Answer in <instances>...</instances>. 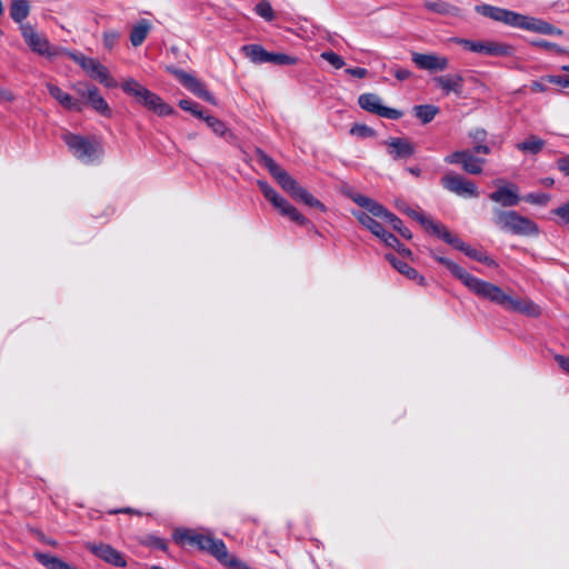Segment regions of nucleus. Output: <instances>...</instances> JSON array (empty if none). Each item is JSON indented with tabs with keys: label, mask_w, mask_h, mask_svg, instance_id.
<instances>
[{
	"label": "nucleus",
	"mask_w": 569,
	"mask_h": 569,
	"mask_svg": "<svg viewBox=\"0 0 569 569\" xmlns=\"http://www.w3.org/2000/svg\"><path fill=\"white\" fill-rule=\"evenodd\" d=\"M433 258L443 264L457 279H459L472 293L481 299L489 300L507 310L523 313L530 317L540 315L539 307L529 299H520L506 293L499 286L479 279L456 262L433 254Z\"/></svg>",
	"instance_id": "1"
},
{
	"label": "nucleus",
	"mask_w": 569,
	"mask_h": 569,
	"mask_svg": "<svg viewBox=\"0 0 569 569\" xmlns=\"http://www.w3.org/2000/svg\"><path fill=\"white\" fill-rule=\"evenodd\" d=\"M475 11L482 17H486L496 22H501L512 28L523 29L547 36L563 34L561 29L542 19L521 14L505 8L481 3L475 7Z\"/></svg>",
	"instance_id": "2"
},
{
	"label": "nucleus",
	"mask_w": 569,
	"mask_h": 569,
	"mask_svg": "<svg viewBox=\"0 0 569 569\" xmlns=\"http://www.w3.org/2000/svg\"><path fill=\"white\" fill-rule=\"evenodd\" d=\"M121 88L127 94L133 97L137 102L141 103L148 110L153 111L160 117L169 116L174 112L172 107L164 102L161 97L150 91L132 78L123 81Z\"/></svg>",
	"instance_id": "3"
},
{
	"label": "nucleus",
	"mask_w": 569,
	"mask_h": 569,
	"mask_svg": "<svg viewBox=\"0 0 569 569\" xmlns=\"http://www.w3.org/2000/svg\"><path fill=\"white\" fill-rule=\"evenodd\" d=\"M174 540L181 546H197L200 550L207 551L216 559L227 557V547L221 539L207 536L191 529H181L174 532Z\"/></svg>",
	"instance_id": "4"
},
{
	"label": "nucleus",
	"mask_w": 569,
	"mask_h": 569,
	"mask_svg": "<svg viewBox=\"0 0 569 569\" xmlns=\"http://www.w3.org/2000/svg\"><path fill=\"white\" fill-rule=\"evenodd\" d=\"M495 223L502 231H508L517 236H537L539 228L531 219L519 214L513 210H495Z\"/></svg>",
	"instance_id": "5"
},
{
	"label": "nucleus",
	"mask_w": 569,
	"mask_h": 569,
	"mask_svg": "<svg viewBox=\"0 0 569 569\" xmlns=\"http://www.w3.org/2000/svg\"><path fill=\"white\" fill-rule=\"evenodd\" d=\"M62 140L72 154L86 164L92 163L103 151L101 143L97 139L67 132L62 136Z\"/></svg>",
	"instance_id": "6"
},
{
	"label": "nucleus",
	"mask_w": 569,
	"mask_h": 569,
	"mask_svg": "<svg viewBox=\"0 0 569 569\" xmlns=\"http://www.w3.org/2000/svg\"><path fill=\"white\" fill-rule=\"evenodd\" d=\"M349 197L355 203L365 208L372 216L383 219L385 221L390 223L392 229L399 232L402 238L407 240H410L412 238L411 231L403 226V222L396 214L388 211L385 207H382L373 199L357 192L350 193Z\"/></svg>",
	"instance_id": "7"
},
{
	"label": "nucleus",
	"mask_w": 569,
	"mask_h": 569,
	"mask_svg": "<svg viewBox=\"0 0 569 569\" xmlns=\"http://www.w3.org/2000/svg\"><path fill=\"white\" fill-rule=\"evenodd\" d=\"M456 42L471 52L490 57H509L513 53V48L510 44L493 40L472 41L458 39Z\"/></svg>",
	"instance_id": "8"
},
{
	"label": "nucleus",
	"mask_w": 569,
	"mask_h": 569,
	"mask_svg": "<svg viewBox=\"0 0 569 569\" xmlns=\"http://www.w3.org/2000/svg\"><path fill=\"white\" fill-rule=\"evenodd\" d=\"M257 156L259 163L262 164L279 186L291 196L299 186L297 180L262 150H258Z\"/></svg>",
	"instance_id": "9"
},
{
	"label": "nucleus",
	"mask_w": 569,
	"mask_h": 569,
	"mask_svg": "<svg viewBox=\"0 0 569 569\" xmlns=\"http://www.w3.org/2000/svg\"><path fill=\"white\" fill-rule=\"evenodd\" d=\"M67 56L78 63L91 78L98 80L106 87H114V82L109 76L108 69L97 59L89 58L82 53L67 52Z\"/></svg>",
	"instance_id": "10"
},
{
	"label": "nucleus",
	"mask_w": 569,
	"mask_h": 569,
	"mask_svg": "<svg viewBox=\"0 0 569 569\" xmlns=\"http://www.w3.org/2000/svg\"><path fill=\"white\" fill-rule=\"evenodd\" d=\"M358 104L360 106L361 109L382 118L397 120L402 117L401 111L393 108L385 107L382 104L381 98L376 93L360 94L358 98Z\"/></svg>",
	"instance_id": "11"
},
{
	"label": "nucleus",
	"mask_w": 569,
	"mask_h": 569,
	"mask_svg": "<svg viewBox=\"0 0 569 569\" xmlns=\"http://www.w3.org/2000/svg\"><path fill=\"white\" fill-rule=\"evenodd\" d=\"M168 71L173 74L179 82L187 88L189 91H191L197 97L203 99L207 102H210L212 104H216L214 97L207 90L203 82H201L198 78H196L193 74H190L181 69L169 67Z\"/></svg>",
	"instance_id": "12"
},
{
	"label": "nucleus",
	"mask_w": 569,
	"mask_h": 569,
	"mask_svg": "<svg viewBox=\"0 0 569 569\" xmlns=\"http://www.w3.org/2000/svg\"><path fill=\"white\" fill-rule=\"evenodd\" d=\"M441 183L445 189L460 197L477 198L479 196L478 188L472 181L456 173L443 176Z\"/></svg>",
	"instance_id": "13"
},
{
	"label": "nucleus",
	"mask_w": 569,
	"mask_h": 569,
	"mask_svg": "<svg viewBox=\"0 0 569 569\" xmlns=\"http://www.w3.org/2000/svg\"><path fill=\"white\" fill-rule=\"evenodd\" d=\"M86 549L104 562L114 567L124 568L127 561L124 556L108 543L86 542Z\"/></svg>",
	"instance_id": "14"
},
{
	"label": "nucleus",
	"mask_w": 569,
	"mask_h": 569,
	"mask_svg": "<svg viewBox=\"0 0 569 569\" xmlns=\"http://www.w3.org/2000/svg\"><path fill=\"white\" fill-rule=\"evenodd\" d=\"M21 34L30 49L40 56H54L48 39L38 32L30 24H21Z\"/></svg>",
	"instance_id": "15"
},
{
	"label": "nucleus",
	"mask_w": 569,
	"mask_h": 569,
	"mask_svg": "<svg viewBox=\"0 0 569 569\" xmlns=\"http://www.w3.org/2000/svg\"><path fill=\"white\" fill-rule=\"evenodd\" d=\"M497 190L489 194V199L502 207L517 206L521 197L519 196V188L515 183L500 184V180L496 181Z\"/></svg>",
	"instance_id": "16"
},
{
	"label": "nucleus",
	"mask_w": 569,
	"mask_h": 569,
	"mask_svg": "<svg viewBox=\"0 0 569 569\" xmlns=\"http://www.w3.org/2000/svg\"><path fill=\"white\" fill-rule=\"evenodd\" d=\"M412 61L421 69L430 72L443 71L449 67V59L435 53H412Z\"/></svg>",
	"instance_id": "17"
},
{
	"label": "nucleus",
	"mask_w": 569,
	"mask_h": 569,
	"mask_svg": "<svg viewBox=\"0 0 569 569\" xmlns=\"http://www.w3.org/2000/svg\"><path fill=\"white\" fill-rule=\"evenodd\" d=\"M439 231L441 232L439 238L442 241H445L446 243L452 246L457 250H460L467 257H469V258H471V259H473L476 261L480 260V258H481V256L483 253L482 251H479V250L470 247L466 242H463L458 236L451 233L447 227L445 229H440Z\"/></svg>",
	"instance_id": "18"
},
{
	"label": "nucleus",
	"mask_w": 569,
	"mask_h": 569,
	"mask_svg": "<svg viewBox=\"0 0 569 569\" xmlns=\"http://www.w3.org/2000/svg\"><path fill=\"white\" fill-rule=\"evenodd\" d=\"M393 160L408 159L415 153L413 146L406 139L391 138L385 142Z\"/></svg>",
	"instance_id": "19"
},
{
	"label": "nucleus",
	"mask_w": 569,
	"mask_h": 569,
	"mask_svg": "<svg viewBox=\"0 0 569 569\" xmlns=\"http://www.w3.org/2000/svg\"><path fill=\"white\" fill-rule=\"evenodd\" d=\"M463 77L457 74L438 76L433 78V82L446 93L451 92L460 94L463 89Z\"/></svg>",
	"instance_id": "20"
},
{
	"label": "nucleus",
	"mask_w": 569,
	"mask_h": 569,
	"mask_svg": "<svg viewBox=\"0 0 569 569\" xmlns=\"http://www.w3.org/2000/svg\"><path fill=\"white\" fill-rule=\"evenodd\" d=\"M398 208H399V210L403 211L405 213H407L412 219L417 220L427 231L431 232L432 234H435L438 238L441 234V232L438 231V230L446 228L445 224H442L440 222H437V221L428 218L423 213L418 212V211H416L413 209H410L409 207H407L405 204L403 206H398Z\"/></svg>",
	"instance_id": "21"
},
{
	"label": "nucleus",
	"mask_w": 569,
	"mask_h": 569,
	"mask_svg": "<svg viewBox=\"0 0 569 569\" xmlns=\"http://www.w3.org/2000/svg\"><path fill=\"white\" fill-rule=\"evenodd\" d=\"M46 87L51 97L56 99L63 108L68 110L81 111V103L72 98L69 93L62 91L58 86L48 82Z\"/></svg>",
	"instance_id": "22"
},
{
	"label": "nucleus",
	"mask_w": 569,
	"mask_h": 569,
	"mask_svg": "<svg viewBox=\"0 0 569 569\" xmlns=\"http://www.w3.org/2000/svg\"><path fill=\"white\" fill-rule=\"evenodd\" d=\"M386 259L401 274L406 276L408 279L418 281L420 286H426L425 277L420 276L419 272L415 268L410 267L407 262L399 260L392 253L386 254Z\"/></svg>",
	"instance_id": "23"
},
{
	"label": "nucleus",
	"mask_w": 569,
	"mask_h": 569,
	"mask_svg": "<svg viewBox=\"0 0 569 569\" xmlns=\"http://www.w3.org/2000/svg\"><path fill=\"white\" fill-rule=\"evenodd\" d=\"M87 100L97 112L104 117H111V109L97 87L87 88Z\"/></svg>",
	"instance_id": "24"
},
{
	"label": "nucleus",
	"mask_w": 569,
	"mask_h": 569,
	"mask_svg": "<svg viewBox=\"0 0 569 569\" xmlns=\"http://www.w3.org/2000/svg\"><path fill=\"white\" fill-rule=\"evenodd\" d=\"M276 209L279 210V212L290 219L291 221L306 226L309 221L308 219L301 214L287 199L282 198L276 206Z\"/></svg>",
	"instance_id": "25"
},
{
	"label": "nucleus",
	"mask_w": 569,
	"mask_h": 569,
	"mask_svg": "<svg viewBox=\"0 0 569 569\" xmlns=\"http://www.w3.org/2000/svg\"><path fill=\"white\" fill-rule=\"evenodd\" d=\"M352 214L358 219L362 227L372 232V234H375L377 238H379L385 231L382 224L377 221L375 219L376 217L372 216L369 211H353Z\"/></svg>",
	"instance_id": "26"
},
{
	"label": "nucleus",
	"mask_w": 569,
	"mask_h": 569,
	"mask_svg": "<svg viewBox=\"0 0 569 569\" xmlns=\"http://www.w3.org/2000/svg\"><path fill=\"white\" fill-rule=\"evenodd\" d=\"M152 26L149 20L141 19L137 24H134L130 32V42L133 47H139L143 43L146 38L148 37Z\"/></svg>",
	"instance_id": "27"
},
{
	"label": "nucleus",
	"mask_w": 569,
	"mask_h": 569,
	"mask_svg": "<svg viewBox=\"0 0 569 569\" xmlns=\"http://www.w3.org/2000/svg\"><path fill=\"white\" fill-rule=\"evenodd\" d=\"M423 7L428 11L437 12L439 14L458 17L460 16V9L449 2L437 0V1H425Z\"/></svg>",
	"instance_id": "28"
},
{
	"label": "nucleus",
	"mask_w": 569,
	"mask_h": 569,
	"mask_svg": "<svg viewBox=\"0 0 569 569\" xmlns=\"http://www.w3.org/2000/svg\"><path fill=\"white\" fill-rule=\"evenodd\" d=\"M291 197L306 206L315 207L320 211H326V207L322 202H320L317 198H315L306 188L300 184L297 187Z\"/></svg>",
	"instance_id": "29"
},
{
	"label": "nucleus",
	"mask_w": 569,
	"mask_h": 569,
	"mask_svg": "<svg viewBox=\"0 0 569 569\" xmlns=\"http://www.w3.org/2000/svg\"><path fill=\"white\" fill-rule=\"evenodd\" d=\"M241 51L247 58L253 63H266L268 62L269 52L259 44H247L241 48Z\"/></svg>",
	"instance_id": "30"
},
{
	"label": "nucleus",
	"mask_w": 569,
	"mask_h": 569,
	"mask_svg": "<svg viewBox=\"0 0 569 569\" xmlns=\"http://www.w3.org/2000/svg\"><path fill=\"white\" fill-rule=\"evenodd\" d=\"M203 121L217 136L224 137L230 141L236 138L231 130L220 119L212 116H207Z\"/></svg>",
	"instance_id": "31"
},
{
	"label": "nucleus",
	"mask_w": 569,
	"mask_h": 569,
	"mask_svg": "<svg viewBox=\"0 0 569 569\" xmlns=\"http://www.w3.org/2000/svg\"><path fill=\"white\" fill-rule=\"evenodd\" d=\"M30 12L28 0H12L10 6V17L16 22H22Z\"/></svg>",
	"instance_id": "32"
},
{
	"label": "nucleus",
	"mask_w": 569,
	"mask_h": 569,
	"mask_svg": "<svg viewBox=\"0 0 569 569\" xmlns=\"http://www.w3.org/2000/svg\"><path fill=\"white\" fill-rule=\"evenodd\" d=\"M543 147L545 141L537 136H530L525 141L517 144L518 150L530 154L539 153Z\"/></svg>",
	"instance_id": "33"
},
{
	"label": "nucleus",
	"mask_w": 569,
	"mask_h": 569,
	"mask_svg": "<svg viewBox=\"0 0 569 569\" xmlns=\"http://www.w3.org/2000/svg\"><path fill=\"white\" fill-rule=\"evenodd\" d=\"M34 558L48 569H68L70 567L67 562L49 553L36 552Z\"/></svg>",
	"instance_id": "34"
},
{
	"label": "nucleus",
	"mask_w": 569,
	"mask_h": 569,
	"mask_svg": "<svg viewBox=\"0 0 569 569\" xmlns=\"http://www.w3.org/2000/svg\"><path fill=\"white\" fill-rule=\"evenodd\" d=\"M415 114L422 123H429L439 112L438 107L431 104H421L413 108Z\"/></svg>",
	"instance_id": "35"
},
{
	"label": "nucleus",
	"mask_w": 569,
	"mask_h": 569,
	"mask_svg": "<svg viewBox=\"0 0 569 569\" xmlns=\"http://www.w3.org/2000/svg\"><path fill=\"white\" fill-rule=\"evenodd\" d=\"M485 160L473 157L469 151H467V157H465L462 161V169L471 174H479L482 171V164Z\"/></svg>",
	"instance_id": "36"
},
{
	"label": "nucleus",
	"mask_w": 569,
	"mask_h": 569,
	"mask_svg": "<svg viewBox=\"0 0 569 569\" xmlns=\"http://www.w3.org/2000/svg\"><path fill=\"white\" fill-rule=\"evenodd\" d=\"M257 184L260 191L263 193L264 198L270 201L273 207L283 198L278 194V192L268 182L258 180Z\"/></svg>",
	"instance_id": "37"
},
{
	"label": "nucleus",
	"mask_w": 569,
	"mask_h": 569,
	"mask_svg": "<svg viewBox=\"0 0 569 569\" xmlns=\"http://www.w3.org/2000/svg\"><path fill=\"white\" fill-rule=\"evenodd\" d=\"M254 11L259 17L263 18L267 21H272L274 19V11L270 2L267 0L260 1L256 6Z\"/></svg>",
	"instance_id": "38"
},
{
	"label": "nucleus",
	"mask_w": 569,
	"mask_h": 569,
	"mask_svg": "<svg viewBox=\"0 0 569 569\" xmlns=\"http://www.w3.org/2000/svg\"><path fill=\"white\" fill-rule=\"evenodd\" d=\"M179 107L184 110V111H189L191 112L193 116H196L197 118L199 119H202L204 120V118L207 116H204V113L199 109V106L191 101V100H188V99H183V100H180L179 101Z\"/></svg>",
	"instance_id": "39"
},
{
	"label": "nucleus",
	"mask_w": 569,
	"mask_h": 569,
	"mask_svg": "<svg viewBox=\"0 0 569 569\" xmlns=\"http://www.w3.org/2000/svg\"><path fill=\"white\" fill-rule=\"evenodd\" d=\"M268 62L274 63V64H295L297 62V59L295 57L284 54V53H272L269 52Z\"/></svg>",
	"instance_id": "40"
},
{
	"label": "nucleus",
	"mask_w": 569,
	"mask_h": 569,
	"mask_svg": "<svg viewBox=\"0 0 569 569\" xmlns=\"http://www.w3.org/2000/svg\"><path fill=\"white\" fill-rule=\"evenodd\" d=\"M522 199L532 204L546 206L550 200V196L547 193H542V192H539V193L532 192V193L526 194Z\"/></svg>",
	"instance_id": "41"
},
{
	"label": "nucleus",
	"mask_w": 569,
	"mask_h": 569,
	"mask_svg": "<svg viewBox=\"0 0 569 569\" xmlns=\"http://www.w3.org/2000/svg\"><path fill=\"white\" fill-rule=\"evenodd\" d=\"M530 44L532 47L540 48V49H543L547 51H552L556 53L565 52V50L561 47H559L557 43H553V42H550L547 40H535V41H531Z\"/></svg>",
	"instance_id": "42"
},
{
	"label": "nucleus",
	"mask_w": 569,
	"mask_h": 569,
	"mask_svg": "<svg viewBox=\"0 0 569 569\" xmlns=\"http://www.w3.org/2000/svg\"><path fill=\"white\" fill-rule=\"evenodd\" d=\"M350 133L352 136H357V137H360V138H369V137H375L376 136V132L372 128L366 126V124H355L351 129H350Z\"/></svg>",
	"instance_id": "43"
},
{
	"label": "nucleus",
	"mask_w": 569,
	"mask_h": 569,
	"mask_svg": "<svg viewBox=\"0 0 569 569\" xmlns=\"http://www.w3.org/2000/svg\"><path fill=\"white\" fill-rule=\"evenodd\" d=\"M221 563L228 567V569H250L244 562L240 561L236 557L229 555L227 551V557L224 559H217Z\"/></svg>",
	"instance_id": "44"
},
{
	"label": "nucleus",
	"mask_w": 569,
	"mask_h": 569,
	"mask_svg": "<svg viewBox=\"0 0 569 569\" xmlns=\"http://www.w3.org/2000/svg\"><path fill=\"white\" fill-rule=\"evenodd\" d=\"M321 58L328 61L333 68L340 69L345 66L343 59L333 51H323Z\"/></svg>",
	"instance_id": "45"
},
{
	"label": "nucleus",
	"mask_w": 569,
	"mask_h": 569,
	"mask_svg": "<svg viewBox=\"0 0 569 569\" xmlns=\"http://www.w3.org/2000/svg\"><path fill=\"white\" fill-rule=\"evenodd\" d=\"M120 33L116 30H107L103 32V46L111 50L118 42Z\"/></svg>",
	"instance_id": "46"
},
{
	"label": "nucleus",
	"mask_w": 569,
	"mask_h": 569,
	"mask_svg": "<svg viewBox=\"0 0 569 569\" xmlns=\"http://www.w3.org/2000/svg\"><path fill=\"white\" fill-rule=\"evenodd\" d=\"M546 80L550 84H558L563 88H569V74H567V76H546Z\"/></svg>",
	"instance_id": "47"
},
{
	"label": "nucleus",
	"mask_w": 569,
	"mask_h": 569,
	"mask_svg": "<svg viewBox=\"0 0 569 569\" xmlns=\"http://www.w3.org/2000/svg\"><path fill=\"white\" fill-rule=\"evenodd\" d=\"M379 239L387 246V247H390V248H396L398 246V243L400 242L392 233L388 232V231H383L381 233V236L379 237Z\"/></svg>",
	"instance_id": "48"
},
{
	"label": "nucleus",
	"mask_w": 569,
	"mask_h": 569,
	"mask_svg": "<svg viewBox=\"0 0 569 569\" xmlns=\"http://www.w3.org/2000/svg\"><path fill=\"white\" fill-rule=\"evenodd\" d=\"M467 157V151H456L445 158V161L448 163H460L462 164V161Z\"/></svg>",
	"instance_id": "49"
},
{
	"label": "nucleus",
	"mask_w": 569,
	"mask_h": 569,
	"mask_svg": "<svg viewBox=\"0 0 569 569\" xmlns=\"http://www.w3.org/2000/svg\"><path fill=\"white\" fill-rule=\"evenodd\" d=\"M470 137L472 141L476 143H483L487 138V132L482 128H477L473 131L470 132Z\"/></svg>",
	"instance_id": "50"
},
{
	"label": "nucleus",
	"mask_w": 569,
	"mask_h": 569,
	"mask_svg": "<svg viewBox=\"0 0 569 569\" xmlns=\"http://www.w3.org/2000/svg\"><path fill=\"white\" fill-rule=\"evenodd\" d=\"M548 84L546 77H542L540 80L532 81L530 88L533 92H545L548 90Z\"/></svg>",
	"instance_id": "51"
},
{
	"label": "nucleus",
	"mask_w": 569,
	"mask_h": 569,
	"mask_svg": "<svg viewBox=\"0 0 569 569\" xmlns=\"http://www.w3.org/2000/svg\"><path fill=\"white\" fill-rule=\"evenodd\" d=\"M563 222H569V201L553 211Z\"/></svg>",
	"instance_id": "52"
},
{
	"label": "nucleus",
	"mask_w": 569,
	"mask_h": 569,
	"mask_svg": "<svg viewBox=\"0 0 569 569\" xmlns=\"http://www.w3.org/2000/svg\"><path fill=\"white\" fill-rule=\"evenodd\" d=\"M557 167L565 176H569V156L559 158L557 160Z\"/></svg>",
	"instance_id": "53"
},
{
	"label": "nucleus",
	"mask_w": 569,
	"mask_h": 569,
	"mask_svg": "<svg viewBox=\"0 0 569 569\" xmlns=\"http://www.w3.org/2000/svg\"><path fill=\"white\" fill-rule=\"evenodd\" d=\"M149 543L160 550H167V547H168L167 541L159 537H150Z\"/></svg>",
	"instance_id": "54"
},
{
	"label": "nucleus",
	"mask_w": 569,
	"mask_h": 569,
	"mask_svg": "<svg viewBox=\"0 0 569 569\" xmlns=\"http://www.w3.org/2000/svg\"><path fill=\"white\" fill-rule=\"evenodd\" d=\"M92 84L78 82L72 86V89L82 98L87 99V88L91 87Z\"/></svg>",
	"instance_id": "55"
},
{
	"label": "nucleus",
	"mask_w": 569,
	"mask_h": 569,
	"mask_svg": "<svg viewBox=\"0 0 569 569\" xmlns=\"http://www.w3.org/2000/svg\"><path fill=\"white\" fill-rule=\"evenodd\" d=\"M346 72L350 76L357 77V78H365L368 73L367 69L365 68H348L346 69Z\"/></svg>",
	"instance_id": "56"
},
{
	"label": "nucleus",
	"mask_w": 569,
	"mask_h": 569,
	"mask_svg": "<svg viewBox=\"0 0 569 569\" xmlns=\"http://www.w3.org/2000/svg\"><path fill=\"white\" fill-rule=\"evenodd\" d=\"M412 76L411 71L408 70V69H405V68H398L396 69L395 71V77L400 80V81H403V80H407L409 79L410 77Z\"/></svg>",
	"instance_id": "57"
},
{
	"label": "nucleus",
	"mask_w": 569,
	"mask_h": 569,
	"mask_svg": "<svg viewBox=\"0 0 569 569\" xmlns=\"http://www.w3.org/2000/svg\"><path fill=\"white\" fill-rule=\"evenodd\" d=\"M14 100L13 93L6 88H0V101L1 102H11Z\"/></svg>",
	"instance_id": "58"
},
{
	"label": "nucleus",
	"mask_w": 569,
	"mask_h": 569,
	"mask_svg": "<svg viewBox=\"0 0 569 569\" xmlns=\"http://www.w3.org/2000/svg\"><path fill=\"white\" fill-rule=\"evenodd\" d=\"M555 359L561 369L569 372V357L558 355Z\"/></svg>",
	"instance_id": "59"
},
{
	"label": "nucleus",
	"mask_w": 569,
	"mask_h": 569,
	"mask_svg": "<svg viewBox=\"0 0 569 569\" xmlns=\"http://www.w3.org/2000/svg\"><path fill=\"white\" fill-rule=\"evenodd\" d=\"M401 256L411 257L412 252L410 249L406 248L402 243H398L395 248Z\"/></svg>",
	"instance_id": "60"
},
{
	"label": "nucleus",
	"mask_w": 569,
	"mask_h": 569,
	"mask_svg": "<svg viewBox=\"0 0 569 569\" xmlns=\"http://www.w3.org/2000/svg\"><path fill=\"white\" fill-rule=\"evenodd\" d=\"M475 152L488 154L490 152V149H489L488 146L485 144V142L483 143H476Z\"/></svg>",
	"instance_id": "61"
},
{
	"label": "nucleus",
	"mask_w": 569,
	"mask_h": 569,
	"mask_svg": "<svg viewBox=\"0 0 569 569\" xmlns=\"http://www.w3.org/2000/svg\"><path fill=\"white\" fill-rule=\"evenodd\" d=\"M479 262H482V263H485V264H487L489 267H496L497 266L496 261L492 258L488 257L485 252L482 253Z\"/></svg>",
	"instance_id": "62"
},
{
	"label": "nucleus",
	"mask_w": 569,
	"mask_h": 569,
	"mask_svg": "<svg viewBox=\"0 0 569 569\" xmlns=\"http://www.w3.org/2000/svg\"><path fill=\"white\" fill-rule=\"evenodd\" d=\"M553 179L552 178H545L542 180V183L546 186V187H551L553 184Z\"/></svg>",
	"instance_id": "63"
},
{
	"label": "nucleus",
	"mask_w": 569,
	"mask_h": 569,
	"mask_svg": "<svg viewBox=\"0 0 569 569\" xmlns=\"http://www.w3.org/2000/svg\"><path fill=\"white\" fill-rule=\"evenodd\" d=\"M410 173L415 174V176H419L420 174V169L418 168H409L408 169Z\"/></svg>",
	"instance_id": "64"
}]
</instances>
